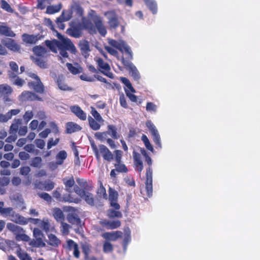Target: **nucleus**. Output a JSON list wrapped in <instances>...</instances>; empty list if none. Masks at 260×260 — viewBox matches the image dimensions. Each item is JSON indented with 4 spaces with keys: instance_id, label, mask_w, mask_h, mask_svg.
<instances>
[{
    "instance_id": "53",
    "label": "nucleus",
    "mask_w": 260,
    "mask_h": 260,
    "mask_svg": "<svg viewBox=\"0 0 260 260\" xmlns=\"http://www.w3.org/2000/svg\"><path fill=\"white\" fill-rule=\"evenodd\" d=\"M12 92V88L7 85H0V94H10Z\"/></svg>"
},
{
    "instance_id": "15",
    "label": "nucleus",
    "mask_w": 260,
    "mask_h": 260,
    "mask_svg": "<svg viewBox=\"0 0 260 260\" xmlns=\"http://www.w3.org/2000/svg\"><path fill=\"white\" fill-rule=\"evenodd\" d=\"M33 235L36 238V241L34 246L37 247H45L46 244L43 240L44 235L40 229L39 228H34L33 231Z\"/></svg>"
},
{
    "instance_id": "43",
    "label": "nucleus",
    "mask_w": 260,
    "mask_h": 260,
    "mask_svg": "<svg viewBox=\"0 0 260 260\" xmlns=\"http://www.w3.org/2000/svg\"><path fill=\"white\" fill-rule=\"evenodd\" d=\"M21 123V120L20 119H15L14 122L11 124L9 133H15L16 134L19 130V127Z\"/></svg>"
},
{
    "instance_id": "22",
    "label": "nucleus",
    "mask_w": 260,
    "mask_h": 260,
    "mask_svg": "<svg viewBox=\"0 0 260 260\" xmlns=\"http://www.w3.org/2000/svg\"><path fill=\"white\" fill-rule=\"evenodd\" d=\"M100 224L108 230H113L119 228L121 225V222L118 220L109 221L104 219L100 222Z\"/></svg>"
},
{
    "instance_id": "20",
    "label": "nucleus",
    "mask_w": 260,
    "mask_h": 260,
    "mask_svg": "<svg viewBox=\"0 0 260 260\" xmlns=\"http://www.w3.org/2000/svg\"><path fill=\"white\" fill-rule=\"evenodd\" d=\"M4 47L7 48L11 51L14 52H18L20 50V46L18 45L14 40L12 39H7L5 41L3 42Z\"/></svg>"
},
{
    "instance_id": "10",
    "label": "nucleus",
    "mask_w": 260,
    "mask_h": 260,
    "mask_svg": "<svg viewBox=\"0 0 260 260\" xmlns=\"http://www.w3.org/2000/svg\"><path fill=\"white\" fill-rule=\"evenodd\" d=\"M75 191L79 195L87 204L91 206H94L95 205V200L93 194L86 191L84 189H81L77 186L75 188Z\"/></svg>"
},
{
    "instance_id": "57",
    "label": "nucleus",
    "mask_w": 260,
    "mask_h": 260,
    "mask_svg": "<svg viewBox=\"0 0 260 260\" xmlns=\"http://www.w3.org/2000/svg\"><path fill=\"white\" fill-rule=\"evenodd\" d=\"M66 66L68 68L69 71L73 75H77L80 73L79 69L75 66H74L71 63H67Z\"/></svg>"
},
{
    "instance_id": "40",
    "label": "nucleus",
    "mask_w": 260,
    "mask_h": 260,
    "mask_svg": "<svg viewBox=\"0 0 260 260\" xmlns=\"http://www.w3.org/2000/svg\"><path fill=\"white\" fill-rule=\"evenodd\" d=\"M44 58L45 57H38L32 56L31 59L33 61V62L40 68L42 69H45L47 67V64L44 61Z\"/></svg>"
},
{
    "instance_id": "14",
    "label": "nucleus",
    "mask_w": 260,
    "mask_h": 260,
    "mask_svg": "<svg viewBox=\"0 0 260 260\" xmlns=\"http://www.w3.org/2000/svg\"><path fill=\"white\" fill-rule=\"evenodd\" d=\"M20 98L22 101H43L42 98L40 97L35 92L29 91H23L21 93Z\"/></svg>"
},
{
    "instance_id": "21",
    "label": "nucleus",
    "mask_w": 260,
    "mask_h": 260,
    "mask_svg": "<svg viewBox=\"0 0 260 260\" xmlns=\"http://www.w3.org/2000/svg\"><path fill=\"white\" fill-rule=\"evenodd\" d=\"M122 53H125V57L123 56L121 57V61L122 64L123 65L124 61H128L131 62V60L133 59V52L131 50V47L125 43L123 47H122Z\"/></svg>"
},
{
    "instance_id": "19",
    "label": "nucleus",
    "mask_w": 260,
    "mask_h": 260,
    "mask_svg": "<svg viewBox=\"0 0 260 260\" xmlns=\"http://www.w3.org/2000/svg\"><path fill=\"white\" fill-rule=\"evenodd\" d=\"M58 88L62 91H72L73 88L69 86L66 82L65 77L62 75H58L55 81Z\"/></svg>"
},
{
    "instance_id": "51",
    "label": "nucleus",
    "mask_w": 260,
    "mask_h": 260,
    "mask_svg": "<svg viewBox=\"0 0 260 260\" xmlns=\"http://www.w3.org/2000/svg\"><path fill=\"white\" fill-rule=\"evenodd\" d=\"M113 246L109 241H106L103 244V251L105 253H110L113 251Z\"/></svg>"
},
{
    "instance_id": "34",
    "label": "nucleus",
    "mask_w": 260,
    "mask_h": 260,
    "mask_svg": "<svg viewBox=\"0 0 260 260\" xmlns=\"http://www.w3.org/2000/svg\"><path fill=\"white\" fill-rule=\"evenodd\" d=\"M12 220L13 222L21 225H26L28 223V218H25L19 214H15Z\"/></svg>"
},
{
    "instance_id": "2",
    "label": "nucleus",
    "mask_w": 260,
    "mask_h": 260,
    "mask_svg": "<svg viewBox=\"0 0 260 260\" xmlns=\"http://www.w3.org/2000/svg\"><path fill=\"white\" fill-rule=\"evenodd\" d=\"M141 153L145 157V161L148 165V167L146 169V181L145 182V190L146 195L148 197H150L152 195V169L151 167L152 161L148 155L147 151L144 149H141Z\"/></svg>"
},
{
    "instance_id": "33",
    "label": "nucleus",
    "mask_w": 260,
    "mask_h": 260,
    "mask_svg": "<svg viewBox=\"0 0 260 260\" xmlns=\"http://www.w3.org/2000/svg\"><path fill=\"white\" fill-rule=\"evenodd\" d=\"M79 47L82 54H86L90 51L89 42L86 40L80 41Z\"/></svg>"
},
{
    "instance_id": "48",
    "label": "nucleus",
    "mask_w": 260,
    "mask_h": 260,
    "mask_svg": "<svg viewBox=\"0 0 260 260\" xmlns=\"http://www.w3.org/2000/svg\"><path fill=\"white\" fill-rule=\"evenodd\" d=\"M96 193L99 198H102L105 200L107 199V194L106 188L103 186L102 183H101L100 187L97 189Z\"/></svg>"
},
{
    "instance_id": "58",
    "label": "nucleus",
    "mask_w": 260,
    "mask_h": 260,
    "mask_svg": "<svg viewBox=\"0 0 260 260\" xmlns=\"http://www.w3.org/2000/svg\"><path fill=\"white\" fill-rule=\"evenodd\" d=\"M9 66L11 70L9 71L8 72H14L16 74H18L19 67L16 62L13 61H11L9 62Z\"/></svg>"
},
{
    "instance_id": "59",
    "label": "nucleus",
    "mask_w": 260,
    "mask_h": 260,
    "mask_svg": "<svg viewBox=\"0 0 260 260\" xmlns=\"http://www.w3.org/2000/svg\"><path fill=\"white\" fill-rule=\"evenodd\" d=\"M38 196L41 198V199H43L46 202H47L48 203H50L52 201V197L51 196L46 192H41V193H38Z\"/></svg>"
},
{
    "instance_id": "24",
    "label": "nucleus",
    "mask_w": 260,
    "mask_h": 260,
    "mask_svg": "<svg viewBox=\"0 0 260 260\" xmlns=\"http://www.w3.org/2000/svg\"><path fill=\"white\" fill-rule=\"evenodd\" d=\"M8 75L10 81L15 85L22 87L25 82L24 80L19 77L14 72H8Z\"/></svg>"
},
{
    "instance_id": "56",
    "label": "nucleus",
    "mask_w": 260,
    "mask_h": 260,
    "mask_svg": "<svg viewBox=\"0 0 260 260\" xmlns=\"http://www.w3.org/2000/svg\"><path fill=\"white\" fill-rule=\"evenodd\" d=\"M1 8L9 13H13L14 11L11 6L5 0L1 1Z\"/></svg>"
},
{
    "instance_id": "52",
    "label": "nucleus",
    "mask_w": 260,
    "mask_h": 260,
    "mask_svg": "<svg viewBox=\"0 0 260 260\" xmlns=\"http://www.w3.org/2000/svg\"><path fill=\"white\" fill-rule=\"evenodd\" d=\"M60 222L61 223V226L60 227L61 232L64 235H68L69 234L70 225L64 222V221Z\"/></svg>"
},
{
    "instance_id": "46",
    "label": "nucleus",
    "mask_w": 260,
    "mask_h": 260,
    "mask_svg": "<svg viewBox=\"0 0 260 260\" xmlns=\"http://www.w3.org/2000/svg\"><path fill=\"white\" fill-rule=\"evenodd\" d=\"M118 210L109 209L107 211V216L110 218H114L115 217L121 218L122 216V213L117 211Z\"/></svg>"
},
{
    "instance_id": "36",
    "label": "nucleus",
    "mask_w": 260,
    "mask_h": 260,
    "mask_svg": "<svg viewBox=\"0 0 260 260\" xmlns=\"http://www.w3.org/2000/svg\"><path fill=\"white\" fill-rule=\"evenodd\" d=\"M67 156V153L65 150L59 151L56 155V164L57 165H62Z\"/></svg>"
},
{
    "instance_id": "6",
    "label": "nucleus",
    "mask_w": 260,
    "mask_h": 260,
    "mask_svg": "<svg viewBox=\"0 0 260 260\" xmlns=\"http://www.w3.org/2000/svg\"><path fill=\"white\" fill-rule=\"evenodd\" d=\"M28 76L36 80L35 81L28 82L27 85L29 88L32 89L37 93H44L45 87L39 77L37 74L31 73H29Z\"/></svg>"
},
{
    "instance_id": "39",
    "label": "nucleus",
    "mask_w": 260,
    "mask_h": 260,
    "mask_svg": "<svg viewBox=\"0 0 260 260\" xmlns=\"http://www.w3.org/2000/svg\"><path fill=\"white\" fill-rule=\"evenodd\" d=\"M146 5L153 14L157 11V7L156 2L153 0H144Z\"/></svg>"
},
{
    "instance_id": "28",
    "label": "nucleus",
    "mask_w": 260,
    "mask_h": 260,
    "mask_svg": "<svg viewBox=\"0 0 260 260\" xmlns=\"http://www.w3.org/2000/svg\"><path fill=\"white\" fill-rule=\"evenodd\" d=\"M71 17V14H69L67 16H64V13L63 12L61 15L57 18L56 21L57 27L61 30L64 29L65 28V24L63 23V22L69 20Z\"/></svg>"
},
{
    "instance_id": "5",
    "label": "nucleus",
    "mask_w": 260,
    "mask_h": 260,
    "mask_svg": "<svg viewBox=\"0 0 260 260\" xmlns=\"http://www.w3.org/2000/svg\"><path fill=\"white\" fill-rule=\"evenodd\" d=\"M7 228L15 235L17 241L28 242L30 240L29 236L24 233L25 231L21 226L9 222L7 224Z\"/></svg>"
},
{
    "instance_id": "9",
    "label": "nucleus",
    "mask_w": 260,
    "mask_h": 260,
    "mask_svg": "<svg viewBox=\"0 0 260 260\" xmlns=\"http://www.w3.org/2000/svg\"><path fill=\"white\" fill-rule=\"evenodd\" d=\"M96 62L98 65V68L102 74L111 79L114 78L113 74L110 72L111 68L108 63L104 61L101 58H98L96 60Z\"/></svg>"
},
{
    "instance_id": "31",
    "label": "nucleus",
    "mask_w": 260,
    "mask_h": 260,
    "mask_svg": "<svg viewBox=\"0 0 260 260\" xmlns=\"http://www.w3.org/2000/svg\"><path fill=\"white\" fill-rule=\"evenodd\" d=\"M71 9L73 13H75L79 17H82L83 15V9L78 2L74 3L71 6Z\"/></svg>"
},
{
    "instance_id": "37",
    "label": "nucleus",
    "mask_w": 260,
    "mask_h": 260,
    "mask_svg": "<svg viewBox=\"0 0 260 260\" xmlns=\"http://www.w3.org/2000/svg\"><path fill=\"white\" fill-rule=\"evenodd\" d=\"M62 8L61 3L58 5H51L47 7L46 13L49 14H53L60 11Z\"/></svg>"
},
{
    "instance_id": "42",
    "label": "nucleus",
    "mask_w": 260,
    "mask_h": 260,
    "mask_svg": "<svg viewBox=\"0 0 260 260\" xmlns=\"http://www.w3.org/2000/svg\"><path fill=\"white\" fill-rule=\"evenodd\" d=\"M125 42L122 41L120 42H118L114 39H109L108 43L111 46L118 49L121 52H122V47H123Z\"/></svg>"
},
{
    "instance_id": "45",
    "label": "nucleus",
    "mask_w": 260,
    "mask_h": 260,
    "mask_svg": "<svg viewBox=\"0 0 260 260\" xmlns=\"http://www.w3.org/2000/svg\"><path fill=\"white\" fill-rule=\"evenodd\" d=\"M40 227L46 233L50 231L51 225L49 219L47 218H43L41 220Z\"/></svg>"
},
{
    "instance_id": "63",
    "label": "nucleus",
    "mask_w": 260,
    "mask_h": 260,
    "mask_svg": "<svg viewBox=\"0 0 260 260\" xmlns=\"http://www.w3.org/2000/svg\"><path fill=\"white\" fill-rule=\"evenodd\" d=\"M34 116V114L32 111H27L24 113L23 117L24 121L26 122L30 120Z\"/></svg>"
},
{
    "instance_id": "60",
    "label": "nucleus",
    "mask_w": 260,
    "mask_h": 260,
    "mask_svg": "<svg viewBox=\"0 0 260 260\" xmlns=\"http://www.w3.org/2000/svg\"><path fill=\"white\" fill-rule=\"evenodd\" d=\"M82 252L84 254L85 258H87L90 251V246L88 244H84L82 245Z\"/></svg>"
},
{
    "instance_id": "16",
    "label": "nucleus",
    "mask_w": 260,
    "mask_h": 260,
    "mask_svg": "<svg viewBox=\"0 0 260 260\" xmlns=\"http://www.w3.org/2000/svg\"><path fill=\"white\" fill-rule=\"evenodd\" d=\"M133 157L135 170L140 173L144 168L143 161L141 159V155L139 153L134 150L133 152Z\"/></svg>"
},
{
    "instance_id": "25",
    "label": "nucleus",
    "mask_w": 260,
    "mask_h": 260,
    "mask_svg": "<svg viewBox=\"0 0 260 260\" xmlns=\"http://www.w3.org/2000/svg\"><path fill=\"white\" fill-rule=\"evenodd\" d=\"M122 233L121 231H115L112 232H106L103 234L102 236L107 240L115 241L119 238L122 237Z\"/></svg>"
},
{
    "instance_id": "38",
    "label": "nucleus",
    "mask_w": 260,
    "mask_h": 260,
    "mask_svg": "<svg viewBox=\"0 0 260 260\" xmlns=\"http://www.w3.org/2000/svg\"><path fill=\"white\" fill-rule=\"evenodd\" d=\"M108 135H109L113 139H118L119 136L117 132V128L114 125H108L107 126Z\"/></svg>"
},
{
    "instance_id": "49",
    "label": "nucleus",
    "mask_w": 260,
    "mask_h": 260,
    "mask_svg": "<svg viewBox=\"0 0 260 260\" xmlns=\"http://www.w3.org/2000/svg\"><path fill=\"white\" fill-rule=\"evenodd\" d=\"M15 213L13 211V209L12 207L4 208L0 214L4 216H11L14 217Z\"/></svg>"
},
{
    "instance_id": "3",
    "label": "nucleus",
    "mask_w": 260,
    "mask_h": 260,
    "mask_svg": "<svg viewBox=\"0 0 260 260\" xmlns=\"http://www.w3.org/2000/svg\"><path fill=\"white\" fill-rule=\"evenodd\" d=\"M91 146L98 160L100 159L101 156L108 162H111L114 159L113 154L105 145L100 144L97 147L95 144L92 143Z\"/></svg>"
},
{
    "instance_id": "62",
    "label": "nucleus",
    "mask_w": 260,
    "mask_h": 260,
    "mask_svg": "<svg viewBox=\"0 0 260 260\" xmlns=\"http://www.w3.org/2000/svg\"><path fill=\"white\" fill-rule=\"evenodd\" d=\"M54 187V183L51 181L45 182L44 190L46 191H50Z\"/></svg>"
},
{
    "instance_id": "54",
    "label": "nucleus",
    "mask_w": 260,
    "mask_h": 260,
    "mask_svg": "<svg viewBox=\"0 0 260 260\" xmlns=\"http://www.w3.org/2000/svg\"><path fill=\"white\" fill-rule=\"evenodd\" d=\"M63 182L68 190L72 188L75 184V180L73 176L69 179L64 178L63 179Z\"/></svg>"
},
{
    "instance_id": "8",
    "label": "nucleus",
    "mask_w": 260,
    "mask_h": 260,
    "mask_svg": "<svg viewBox=\"0 0 260 260\" xmlns=\"http://www.w3.org/2000/svg\"><path fill=\"white\" fill-rule=\"evenodd\" d=\"M115 155V164L114 166L117 172L119 173H126L128 169L126 166L121 162L123 152L120 150H115L114 151Z\"/></svg>"
},
{
    "instance_id": "61",
    "label": "nucleus",
    "mask_w": 260,
    "mask_h": 260,
    "mask_svg": "<svg viewBox=\"0 0 260 260\" xmlns=\"http://www.w3.org/2000/svg\"><path fill=\"white\" fill-rule=\"evenodd\" d=\"M49 3V0H37V8L44 10L46 7V4Z\"/></svg>"
},
{
    "instance_id": "55",
    "label": "nucleus",
    "mask_w": 260,
    "mask_h": 260,
    "mask_svg": "<svg viewBox=\"0 0 260 260\" xmlns=\"http://www.w3.org/2000/svg\"><path fill=\"white\" fill-rule=\"evenodd\" d=\"M142 140L143 141V143H144L145 146L146 147V148L148 150L152 151L153 150V147L152 146L151 144H150L149 140L148 139L146 135H145L144 134L142 135Z\"/></svg>"
},
{
    "instance_id": "7",
    "label": "nucleus",
    "mask_w": 260,
    "mask_h": 260,
    "mask_svg": "<svg viewBox=\"0 0 260 260\" xmlns=\"http://www.w3.org/2000/svg\"><path fill=\"white\" fill-rule=\"evenodd\" d=\"M107 17L109 29H116L120 24L119 17L114 10L108 11L104 13Z\"/></svg>"
},
{
    "instance_id": "44",
    "label": "nucleus",
    "mask_w": 260,
    "mask_h": 260,
    "mask_svg": "<svg viewBox=\"0 0 260 260\" xmlns=\"http://www.w3.org/2000/svg\"><path fill=\"white\" fill-rule=\"evenodd\" d=\"M89 125L90 127L93 131H98L101 127V124L99 123V122L97 121L95 119L92 118L91 116L88 117Z\"/></svg>"
},
{
    "instance_id": "18",
    "label": "nucleus",
    "mask_w": 260,
    "mask_h": 260,
    "mask_svg": "<svg viewBox=\"0 0 260 260\" xmlns=\"http://www.w3.org/2000/svg\"><path fill=\"white\" fill-rule=\"evenodd\" d=\"M123 66L134 77V79L138 80L140 79L139 73L136 67L133 64L132 62H129L128 61H124Z\"/></svg>"
},
{
    "instance_id": "64",
    "label": "nucleus",
    "mask_w": 260,
    "mask_h": 260,
    "mask_svg": "<svg viewBox=\"0 0 260 260\" xmlns=\"http://www.w3.org/2000/svg\"><path fill=\"white\" fill-rule=\"evenodd\" d=\"M105 49L111 55L115 57L118 56L119 53L118 51L115 49L109 46H105Z\"/></svg>"
},
{
    "instance_id": "23",
    "label": "nucleus",
    "mask_w": 260,
    "mask_h": 260,
    "mask_svg": "<svg viewBox=\"0 0 260 260\" xmlns=\"http://www.w3.org/2000/svg\"><path fill=\"white\" fill-rule=\"evenodd\" d=\"M71 111L80 120L84 121L86 119V113L78 105L72 106L70 108Z\"/></svg>"
},
{
    "instance_id": "47",
    "label": "nucleus",
    "mask_w": 260,
    "mask_h": 260,
    "mask_svg": "<svg viewBox=\"0 0 260 260\" xmlns=\"http://www.w3.org/2000/svg\"><path fill=\"white\" fill-rule=\"evenodd\" d=\"M42 159L41 157L36 156L34 157L30 162V166L34 168H40L42 167Z\"/></svg>"
},
{
    "instance_id": "11",
    "label": "nucleus",
    "mask_w": 260,
    "mask_h": 260,
    "mask_svg": "<svg viewBox=\"0 0 260 260\" xmlns=\"http://www.w3.org/2000/svg\"><path fill=\"white\" fill-rule=\"evenodd\" d=\"M146 125L152 135L153 140L155 144L157 147L161 148V144L160 136L155 125L151 121H147L146 123Z\"/></svg>"
},
{
    "instance_id": "12",
    "label": "nucleus",
    "mask_w": 260,
    "mask_h": 260,
    "mask_svg": "<svg viewBox=\"0 0 260 260\" xmlns=\"http://www.w3.org/2000/svg\"><path fill=\"white\" fill-rule=\"evenodd\" d=\"M92 19L99 34L102 36L105 37L107 31L106 26L103 23L102 17L99 15H94Z\"/></svg>"
},
{
    "instance_id": "27",
    "label": "nucleus",
    "mask_w": 260,
    "mask_h": 260,
    "mask_svg": "<svg viewBox=\"0 0 260 260\" xmlns=\"http://www.w3.org/2000/svg\"><path fill=\"white\" fill-rule=\"evenodd\" d=\"M0 35L12 38L16 36V34L11 28L5 23L0 24Z\"/></svg>"
},
{
    "instance_id": "13",
    "label": "nucleus",
    "mask_w": 260,
    "mask_h": 260,
    "mask_svg": "<svg viewBox=\"0 0 260 260\" xmlns=\"http://www.w3.org/2000/svg\"><path fill=\"white\" fill-rule=\"evenodd\" d=\"M118 193L115 190L110 188L109 190V200L110 204L114 209L119 210L120 208L119 204L117 203Z\"/></svg>"
},
{
    "instance_id": "1",
    "label": "nucleus",
    "mask_w": 260,
    "mask_h": 260,
    "mask_svg": "<svg viewBox=\"0 0 260 260\" xmlns=\"http://www.w3.org/2000/svg\"><path fill=\"white\" fill-rule=\"evenodd\" d=\"M58 36L60 41L54 39L52 41H45V45L52 52L56 53L57 52L58 49L59 50L60 55L64 58L69 57L67 51L74 54L77 53L76 48L70 39L65 38L59 34H58Z\"/></svg>"
},
{
    "instance_id": "29",
    "label": "nucleus",
    "mask_w": 260,
    "mask_h": 260,
    "mask_svg": "<svg viewBox=\"0 0 260 260\" xmlns=\"http://www.w3.org/2000/svg\"><path fill=\"white\" fill-rule=\"evenodd\" d=\"M68 221L72 224H75L78 226V229L81 228V221L78 216L75 213H69L67 215Z\"/></svg>"
},
{
    "instance_id": "32",
    "label": "nucleus",
    "mask_w": 260,
    "mask_h": 260,
    "mask_svg": "<svg viewBox=\"0 0 260 260\" xmlns=\"http://www.w3.org/2000/svg\"><path fill=\"white\" fill-rule=\"evenodd\" d=\"M48 245L53 247H57L61 244V241L54 234H50L48 235Z\"/></svg>"
},
{
    "instance_id": "17",
    "label": "nucleus",
    "mask_w": 260,
    "mask_h": 260,
    "mask_svg": "<svg viewBox=\"0 0 260 260\" xmlns=\"http://www.w3.org/2000/svg\"><path fill=\"white\" fill-rule=\"evenodd\" d=\"M43 36L39 34L37 35H29L27 34H23L22 35V41L26 44H35L39 40L42 39Z\"/></svg>"
},
{
    "instance_id": "4",
    "label": "nucleus",
    "mask_w": 260,
    "mask_h": 260,
    "mask_svg": "<svg viewBox=\"0 0 260 260\" xmlns=\"http://www.w3.org/2000/svg\"><path fill=\"white\" fill-rule=\"evenodd\" d=\"M70 27L67 30V34L75 38H79L82 35V30L88 27L87 24L82 22L72 21L70 23Z\"/></svg>"
},
{
    "instance_id": "35",
    "label": "nucleus",
    "mask_w": 260,
    "mask_h": 260,
    "mask_svg": "<svg viewBox=\"0 0 260 260\" xmlns=\"http://www.w3.org/2000/svg\"><path fill=\"white\" fill-rule=\"evenodd\" d=\"M53 215L54 218L57 222L64 221L65 219V217L62 211L58 208L54 209Z\"/></svg>"
},
{
    "instance_id": "26",
    "label": "nucleus",
    "mask_w": 260,
    "mask_h": 260,
    "mask_svg": "<svg viewBox=\"0 0 260 260\" xmlns=\"http://www.w3.org/2000/svg\"><path fill=\"white\" fill-rule=\"evenodd\" d=\"M32 51L35 55V57H46L48 56V51L45 47L40 45L34 47Z\"/></svg>"
},
{
    "instance_id": "41",
    "label": "nucleus",
    "mask_w": 260,
    "mask_h": 260,
    "mask_svg": "<svg viewBox=\"0 0 260 260\" xmlns=\"http://www.w3.org/2000/svg\"><path fill=\"white\" fill-rule=\"evenodd\" d=\"M16 254L20 260H32L31 256L25 251L19 247L16 251Z\"/></svg>"
},
{
    "instance_id": "50",
    "label": "nucleus",
    "mask_w": 260,
    "mask_h": 260,
    "mask_svg": "<svg viewBox=\"0 0 260 260\" xmlns=\"http://www.w3.org/2000/svg\"><path fill=\"white\" fill-rule=\"evenodd\" d=\"M91 114L97 121L99 122H103V118L94 107H91Z\"/></svg>"
},
{
    "instance_id": "30",
    "label": "nucleus",
    "mask_w": 260,
    "mask_h": 260,
    "mask_svg": "<svg viewBox=\"0 0 260 260\" xmlns=\"http://www.w3.org/2000/svg\"><path fill=\"white\" fill-rule=\"evenodd\" d=\"M66 133L67 134H72L76 132L80 131L82 127L73 122H69L66 124Z\"/></svg>"
}]
</instances>
